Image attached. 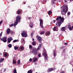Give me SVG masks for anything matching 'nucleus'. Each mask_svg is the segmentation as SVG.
Masks as SVG:
<instances>
[{"label": "nucleus", "instance_id": "obj_1", "mask_svg": "<svg viewBox=\"0 0 73 73\" xmlns=\"http://www.w3.org/2000/svg\"><path fill=\"white\" fill-rule=\"evenodd\" d=\"M56 25H57L59 27H60L61 26V22L63 23L64 20V18H61V17L60 16L59 17H57L56 19Z\"/></svg>", "mask_w": 73, "mask_h": 73}, {"label": "nucleus", "instance_id": "obj_2", "mask_svg": "<svg viewBox=\"0 0 73 73\" xmlns=\"http://www.w3.org/2000/svg\"><path fill=\"white\" fill-rule=\"evenodd\" d=\"M21 20V17L19 15H17L16 17V20L15 21V23L14 24V27H16V26L17 24L19 22H20V20Z\"/></svg>", "mask_w": 73, "mask_h": 73}, {"label": "nucleus", "instance_id": "obj_3", "mask_svg": "<svg viewBox=\"0 0 73 73\" xmlns=\"http://www.w3.org/2000/svg\"><path fill=\"white\" fill-rule=\"evenodd\" d=\"M21 35L22 37H27L28 36L27 33L25 31H23L21 33Z\"/></svg>", "mask_w": 73, "mask_h": 73}, {"label": "nucleus", "instance_id": "obj_4", "mask_svg": "<svg viewBox=\"0 0 73 73\" xmlns=\"http://www.w3.org/2000/svg\"><path fill=\"white\" fill-rule=\"evenodd\" d=\"M32 53L34 55H37V49L36 48H34L32 50Z\"/></svg>", "mask_w": 73, "mask_h": 73}, {"label": "nucleus", "instance_id": "obj_5", "mask_svg": "<svg viewBox=\"0 0 73 73\" xmlns=\"http://www.w3.org/2000/svg\"><path fill=\"white\" fill-rule=\"evenodd\" d=\"M43 55H44V58L45 60H47L48 55L46 53V51H45V52H44L43 53Z\"/></svg>", "mask_w": 73, "mask_h": 73}, {"label": "nucleus", "instance_id": "obj_6", "mask_svg": "<svg viewBox=\"0 0 73 73\" xmlns=\"http://www.w3.org/2000/svg\"><path fill=\"white\" fill-rule=\"evenodd\" d=\"M63 10L66 11V12H68V7L66 6H64Z\"/></svg>", "mask_w": 73, "mask_h": 73}, {"label": "nucleus", "instance_id": "obj_7", "mask_svg": "<svg viewBox=\"0 0 73 73\" xmlns=\"http://www.w3.org/2000/svg\"><path fill=\"white\" fill-rule=\"evenodd\" d=\"M1 41H3L4 42H6L7 41V37H3V38H1Z\"/></svg>", "mask_w": 73, "mask_h": 73}, {"label": "nucleus", "instance_id": "obj_8", "mask_svg": "<svg viewBox=\"0 0 73 73\" xmlns=\"http://www.w3.org/2000/svg\"><path fill=\"white\" fill-rule=\"evenodd\" d=\"M67 12H66V11H64L62 10L61 11V14L62 15H66V13H67Z\"/></svg>", "mask_w": 73, "mask_h": 73}, {"label": "nucleus", "instance_id": "obj_9", "mask_svg": "<svg viewBox=\"0 0 73 73\" xmlns=\"http://www.w3.org/2000/svg\"><path fill=\"white\" fill-rule=\"evenodd\" d=\"M36 38L38 40V41H39V42L41 43V41H42V40H41V38L40 37H36Z\"/></svg>", "mask_w": 73, "mask_h": 73}, {"label": "nucleus", "instance_id": "obj_10", "mask_svg": "<svg viewBox=\"0 0 73 73\" xmlns=\"http://www.w3.org/2000/svg\"><path fill=\"white\" fill-rule=\"evenodd\" d=\"M12 40V38L11 37H9V38L7 39V42L8 43H10L11 42V41Z\"/></svg>", "mask_w": 73, "mask_h": 73}, {"label": "nucleus", "instance_id": "obj_11", "mask_svg": "<svg viewBox=\"0 0 73 73\" xmlns=\"http://www.w3.org/2000/svg\"><path fill=\"white\" fill-rule=\"evenodd\" d=\"M55 69H54V68H49L48 69V72H50L52 71V70H54Z\"/></svg>", "mask_w": 73, "mask_h": 73}, {"label": "nucleus", "instance_id": "obj_12", "mask_svg": "<svg viewBox=\"0 0 73 73\" xmlns=\"http://www.w3.org/2000/svg\"><path fill=\"white\" fill-rule=\"evenodd\" d=\"M29 26L30 28H32L33 26V23L31 22L29 24Z\"/></svg>", "mask_w": 73, "mask_h": 73}, {"label": "nucleus", "instance_id": "obj_13", "mask_svg": "<svg viewBox=\"0 0 73 73\" xmlns=\"http://www.w3.org/2000/svg\"><path fill=\"white\" fill-rule=\"evenodd\" d=\"M11 32V29H10L8 28L7 29V34H9Z\"/></svg>", "mask_w": 73, "mask_h": 73}, {"label": "nucleus", "instance_id": "obj_14", "mask_svg": "<svg viewBox=\"0 0 73 73\" xmlns=\"http://www.w3.org/2000/svg\"><path fill=\"white\" fill-rule=\"evenodd\" d=\"M61 30L62 31H65L66 30V27H62Z\"/></svg>", "mask_w": 73, "mask_h": 73}, {"label": "nucleus", "instance_id": "obj_15", "mask_svg": "<svg viewBox=\"0 0 73 73\" xmlns=\"http://www.w3.org/2000/svg\"><path fill=\"white\" fill-rule=\"evenodd\" d=\"M22 12V10H19V11H17V14H20V13Z\"/></svg>", "mask_w": 73, "mask_h": 73}, {"label": "nucleus", "instance_id": "obj_16", "mask_svg": "<svg viewBox=\"0 0 73 73\" xmlns=\"http://www.w3.org/2000/svg\"><path fill=\"white\" fill-rule=\"evenodd\" d=\"M33 72L32 70H29L28 71L27 73H32Z\"/></svg>", "mask_w": 73, "mask_h": 73}, {"label": "nucleus", "instance_id": "obj_17", "mask_svg": "<svg viewBox=\"0 0 73 73\" xmlns=\"http://www.w3.org/2000/svg\"><path fill=\"white\" fill-rule=\"evenodd\" d=\"M14 48L15 50H16L18 49V48H19V47H17V46H15Z\"/></svg>", "mask_w": 73, "mask_h": 73}, {"label": "nucleus", "instance_id": "obj_18", "mask_svg": "<svg viewBox=\"0 0 73 73\" xmlns=\"http://www.w3.org/2000/svg\"><path fill=\"white\" fill-rule=\"evenodd\" d=\"M39 21H40V24H43V23H42V21H43L42 19H40Z\"/></svg>", "mask_w": 73, "mask_h": 73}, {"label": "nucleus", "instance_id": "obj_19", "mask_svg": "<svg viewBox=\"0 0 73 73\" xmlns=\"http://www.w3.org/2000/svg\"><path fill=\"white\" fill-rule=\"evenodd\" d=\"M13 73H17V71H16V69L15 68L14 69L13 71Z\"/></svg>", "mask_w": 73, "mask_h": 73}, {"label": "nucleus", "instance_id": "obj_20", "mask_svg": "<svg viewBox=\"0 0 73 73\" xmlns=\"http://www.w3.org/2000/svg\"><path fill=\"white\" fill-rule=\"evenodd\" d=\"M4 61V58L0 59V63H1V62Z\"/></svg>", "mask_w": 73, "mask_h": 73}, {"label": "nucleus", "instance_id": "obj_21", "mask_svg": "<svg viewBox=\"0 0 73 73\" xmlns=\"http://www.w3.org/2000/svg\"><path fill=\"white\" fill-rule=\"evenodd\" d=\"M40 25L42 28H44V27H43V23L40 24Z\"/></svg>", "mask_w": 73, "mask_h": 73}, {"label": "nucleus", "instance_id": "obj_22", "mask_svg": "<svg viewBox=\"0 0 73 73\" xmlns=\"http://www.w3.org/2000/svg\"><path fill=\"white\" fill-rule=\"evenodd\" d=\"M36 43L35 42H33L32 43V44L33 45H34V46H35V45H36Z\"/></svg>", "mask_w": 73, "mask_h": 73}, {"label": "nucleus", "instance_id": "obj_23", "mask_svg": "<svg viewBox=\"0 0 73 73\" xmlns=\"http://www.w3.org/2000/svg\"><path fill=\"white\" fill-rule=\"evenodd\" d=\"M19 40H15L13 41V42H19Z\"/></svg>", "mask_w": 73, "mask_h": 73}, {"label": "nucleus", "instance_id": "obj_24", "mask_svg": "<svg viewBox=\"0 0 73 73\" xmlns=\"http://www.w3.org/2000/svg\"><path fill=\"white\" fill-rule=\"evenodd\" d=\"M8 46L9 48H11L12 47V45L11 44H9L8 45Z\"/></svg>", "mask_w": 73, "mask_h": 73}, {"label": "nucleus", "instance_id": "obj_25", "mask_svg": "<svg viewBox=\"0 0 73 73\" xmlns=\"http://www.w3.org/2000/svg\"><path fill=\"white\" fill-rule=\"evenodd\" d=\"M52 13V11H49L48 12V15H50V14H51V13Z\"/></svg>", "mask_w": 73, "mask_h": 73}, {"label": "nucleus", "instance_id": "obj_26", "mask_svg": "<svg viewBox=\"0 0 73 73\" xmlns=\"http://www.w3.org/2000/svg\"><path fill=\"white\" fill-rule=\"evenodd\" d=\"M65 48V46H61L60 47V49H63V48Z\"/></svg>", "mask_w": 73, "mask_h": 73}, {"label": "nucleus", "instance_id": "obj_27", "mask_svg": "<svg viewBox=\"0 0 73 73\" xmlns=\"http://www.w3.org/2000/svg\"><path fill=\"white\" fill-rule=\"evenodd\" d=\"M44 31H42L40 33V35H43V34H44Z\"/></svg>", "mask_w": 73, "mask_h": 73}, {"label": "nucleus", "instance_id": "obj_28", "mask_svg": "<svg viewBox=\"0 0 73 73\" xmlns=\"http://www.w3.org/2000/svg\"><path fill=\"white\" fill-rule=\"evenodd\" d=\"M39 47H40V48H41L42 47V44H39Z\"/></svg>", "mask_w": 73, "mask_h": 73}, {"label": "nucleus", "instance_id": "obj_29", "mask_svg": "<svg viewBox=\"0 0 73 73\" xmlns=\"http://www.w3.org/2000/svg\"><path fill=\"white\" fill-rule=\"evenodd\" d=\"M50 32H47L46 33V35H49V34H50Z\"/></svg>", "mask_w": 73, "mask_h": 73}, {"label": "nucleus", "instance_id": "obj_30", "mask_svg": "<svg viewBox=\"0 0 73 73\" xmlns=\"http://www.w3.org/2000/svg\"><path fill=\"white\" fill-rule=\"evenodd\" d=\"M37 58H34L33 61L34 62H36L37 61Z\"/></svg>", "mask_w": 73, "mask_h": 73}, {"label": "nucleus", "instance_id": "obj_31", "mask_svg": "<svg viewBox=\"0 0 73 73\" xmlns=\"http://www.w3.org/2000/svg\"><path fill=\"white\" fill-rule=\"evenodd\" d=\"M18 64H20V60H18Z\"/></svg>", "mask_w": 73, "mask_h": 73}, {"label": "nucleus", "instance_id": "obj_32", "mask_svg": "<svg viewBox=\"0 0 73 73\" xmlns=\"http://www.w3.org/2000/svg\"><path fill=\"white\" fill-rule=\"evenodd\" d=\"M53 30L54 31H56V28L54 27L53 29Z\"/></svg>", "mask_w": 73, "mask_h": 73}, {"label": "nucleus", "instance_id": "obj_33", "mask_svg": "<svg viewBox=\"0 0 73 73\" xmlns=\"http://www.w3.org/2000/svg\"><path fill=\"white\" fill-rule=\"evenodd\" d=\"M13 64H16V61H14V59L13 60Z\"/></svg>", "mask_w": 73, "mask_h": 73}, {"label": "nucleus", "instance_id": "obj_34", "mask_svg": "<svg viewBox=\"0 0 73 73\" xmlns=\"http://www.w3.org/2000/svg\"><path fill=\"white\" fill-rule=\"evenodd\" d=\"M41 48L40 47L38 46V48H37V50H40V48Z\"/></svg>", "mask_w": 73, "mask_h": 73}, {"label": "nucleus", "instance_id": "obj_35", "mask_svg": "<svg viewBox=\"0 0 73 73\" xmlns=\"http://www.w3.org/2000/svg\"><path fill=\"white\" fill-rule=\"evenodd\" d=\"M4 55L5 57H7V53H5L4 54Z\"/></svg>", "mask_w": 73, "mask_h": 73}, {"label": "nucleus", "instance_id": "obj_36", "mask_svg": "<svg viewBox=\"0 0 73 73\" xmlns=\"http://www.w3.org/2000/svg\"><path fill=\"white\" fill-rule=\"evenodd\" d=\"M67 15H70V12H68L67 13Z\"/></svg>", "mask_w": 73, "mask_h": 73}, {"label": "nucleus", "instance_id": "obj_37", "mask_svg": "<svg viewBox=\"0 0 73 73\" xmlns=\"http://www.w3.org/2000/svg\"><path fill=\"white\" fill-rule=\"evenodd\" d=\"M29 48H32V45H30L29 46Z\"/></svg>", "mask_w": 73, "mask_h": 73}, {"label": "nucleus", "instance_id": "obj_38", "mask_svg": "<svg viewBox=\"0 0 73 73\" xmlns=\"http://www.w3.org/2000/svg\"><path fill=\"white\" fill-rule=\"evenodd\" d=\"M3 22V20H2L0 22V25H1V24H2V23Z\"/></svg>", "mask_w": 73, "mask_h": 73}, {"label": "nucleus", "instance_id": "obj_39", "mask_svg": "<svg viewBox=\"0 0 73 73\" xmlns=\"http://www.w3.org/2000/svg\"><path fill=\"white\" fill-rule=\"evenodd\" d=\"M2 34H3V32H2L0 34V37L2 36Z\"/></svg>", "mask_w": 73, "mask_h": 73}, {"label": "nucleus", "instance_id": "obj_40", "mask_svg": "<svg viewBox=\"0 0 73 73\" xmlns=\"http://www.w3.org/2000/svg\"><path fill=\"white\" fill-rule=\"evenodd\" d=\"M53 54H54V56H56V52H54Z\"/></svg>", "mask_w": 73, "mask_h": 73}, {"label": "nucleus", "instance_id": "obj_41", "mask_svg": "<svg viewBox=\"0 0 73 73\" xmlns=\"http://www.w3.org/2000/svg\"><path fill=\"white\" fill-rule=\"evenodd\" d=\"M11 35H13V31H11Z\"/></svg>", "mask_w": 73, "mask_h": 73}, {"label": "nucleus", "instance_id": "obj_42", "mask_svg": "<svg viewBox=\"0 0 73 73\" xmlns=\"http://www.w3.org/2000/svg\"><path fill=\"white\" fill-rule=\"evenodd\" d=\"M32 59L31 58H30V59H29V61L30 62H32Z\"/></svg>", "mask_w": 73, "mask_h": 73}, {"label": "nucleus", "instance_id": "obj_43", "mask_svg": "<svg viewBox=\"0 0 73 73\" xmlns=\"http://www.w3.org/2000/svg\"><path fill=\"white\" fill-rule=\"evenodd\" d=\"M21 50H23V49H24V47L23 46H22L21 47Z\"/></svg>", "mask_w": 73, "mask_h": 73}, {"label": "nucleus", "instance_id": "obj_44", "mask_svg": "<svg viewBox=\"0 0 73 73\" xmlns=\"http://www.w3.org/2000/svg\"><path fill=\"white\" fill-rule=\"evenodd\" d=\"M13 25H14V24H13V23H12V24L10 25V27H12Z\"/></svg>", "mask_w": 73, "mask_h": 73}, {"label": "nucleus", "instance_id": "obj_45", "mask_svg": "<svg viewBox=\"0 0 73 73\" xmlns=\"http://www.w3.org/2000/svg\"><path fill=\"white\" fill-rule=\"evenodd\" d=\"M33 33H32L31 34V37H32V36H33Z\"/></svg>", "mask_w": 73, "mask_h": 73}, {"label": "nucleus", "instance_id": "obj_46", "mask_svg": "<svg viewBox=\"0 0 73 73\" xmlns=\"http://www.w3.org/2000/svg\"><path fill=\"white\" fill-rule=\"evenodd\" d=\"M68 45V43H64V45Z\"/></svg>", "mask_w": 73, "mask_h": 73}, {"label": "nucleus", "instance_id": "obj_47", "mask_svg": "<svg viewBox=\"0 0 73 73\" xmlns=\"http://www.w3.org/2000/svg\"><path fill=\"white\" fill-rule=\"evenodd\" d=\"M70 30H72V27H70L69 28H68Z\"/></svg>", "mask_w": 73, "mask_h": 73}, {"label": "nucleus", "instance_id": "obj_48", "mask_svg": "<svg viewBox=\"0 0 73 73\" xmlns=\"http://www.w3.org/2000/svg\"><path fill=\"white\" fill-rule=\"evenodd\" d=\"M44 2V1H43L42 2V4H45V3H45Z\"/></svg>", "mask_w": 73, "mask_h": 73}, {"label": "nucleus", "instance_id": "obj_49", "mask_svg": "<svg viewBox=\"0 0 73 73\" xmlns=\"http://www.w3.org/2000/svg\"><path fill=\"white\" fill-rule=\"evenodd\" d=\"M65 72H64V71H61L60 72V73H64Z\"/></svg>", "mask_w": 73, "mask_h": 73}, {"label": "nucleus", "instance_id": "obj_50", "mask_svg": "<svg viewBox=\"0 0 73 73\" xmlns=\"http://www.w3.org/2000/svg\"><path fill=\"white\" fill-rule=\"evenodd\" d=\"M38 57H40L41 56V54H38Z\"/></svg>", "mask_w": 73, "mask_h": 73}, {"label": "nucleus", "instance_id": "obj_51", "mask_svg": "<svg viewBox=\"0 0 73 73\" xmlns=\"http://www.w3.org/2000/svg\"><path fill=\"white\" fill-rule=\"evenodd\" d=\"M70 27V25H68V28L69 29V28Z\"/></svg>", "mask_w": 73, "mask_h": 73}, {"label": "nucleus", "instance_id": "obj_52", "mask_svg": "<svg viewBox=\"0 0 73 73\" xmlns=\"http://www.w3.org/2000/svg\"><path fill=\"white\" fill-rule=\"evenodd\" d=\"M31 18H31V17H30V18H29V20H31Z\"/></svg>", "mask_w": 73, "mask_h": 73}, {"label": "nucleus", "instance_id": "obj_53", "mask_svg": "<svg viewBox=\"0 0 73 73\" xmlns=\"http://www.w3.org/2000/svg\"><path fill=\"white\" fill-rule=\"evenodd\" d=\"M26 4V2H24L23 3V4Z\"/></svg>", "mask_w": 73, "mask_h": 73}, {"label": "nucleus", "instance_id": "obj_54", "mask_svg": "<svg viewBox=\"0 0 73 73\" xmlns=\"http://www.w3.org/2000/svg\"><path fill=\"white\" fill-rule=\"evenodd\" d=\"M7 69H4V72H5V70H6Z\"/></svg>", "mask_w": 73, "mask_h": 73}, {"label": "nucleus", "instance_id": "obj_55", "mask_svg": "<svg viewBox=\"0 0 73 73\" xmlns=\"http://www.w3.org/2000/svg\"><path fill=\"white\" fill-rule=\"evenodd\" d=\"M55 22H56V21H55V20H54L53 23H55Z\"/></svg>", "mask_w": 73, "mask_h": 73}, {"label": "nucleus", "instance_id": "obj_56", "mask_svg": "<svg viewBox=\"0 0 73 73\" xmlns=\"http://www.w3.org/2000/svg\"><path fill=\"white\" fill-rule=\"evenodd\" d=\"M15 0H12L11 1L12 2H13V1H15Z\"/></svg>", "mask_w": 73, "mask_h": 73}, {"label": "nucleus", "instance_id": "obj_57", "mask_svg": "<svg viewBox=\"0 0 73 73\" xmlns=\"http://www.w3.org/2000/svg\"><path fill=\"white\" fill-rule=\"evenodd\" d=\"M23 42H24V39H23Z\"/></svg>", "mask_w": 73, "mask_h": 73}, {"label": "nucleus", "instance_id": "obj_58", "mask_svg": "<svg viewBox=\"0 0 73 73\" xmlns=\"http://www.w3.org/2000/svg\"><path fill=\"white\" fill-rule=\"evenodd\" d=\"M35 65H37V63H35Z\"/></svg>", "mask_w": 73, "mask_h": 73}, {"label": "nucleus", "instance_id": "obj_59", "mask_svg": "<svg viewBox=\"0 0 73 73\" xmlns=\"http://www.w3.org/2000/svg\"><path fill=\"white\" fill-rule=\"evenodd\" d=\"M67 2H68V1H65V3H67Z\"/></svg>", "mask_w": 73, "mask_h": 73}, {"label": "nucleus", "instance_id": "obj_60", "mask_svg": "<svg viewBox=\"0 0 73 73\" xmlns=\"http://www.w3.org/2000/svg\"><path fill=\"white\" fill-rule=\"evenodd\" d=\"M33 41H35V39H33Z\"/></svg>", "mask_w": 73, "mask_h": 73}, {"label": "nucleus", "instance_id": "obj_61", "mask_svg": "<svg viewBox=\"0 0 73 73\" xmlns=\"http://www.w3.org/2000/svg\"><path fill=\"white\" fill-rule=\"evenodd\" d=\"M28 7L29 8H30V6H28Z\"/></svg>", "mask_w": 73, "mask_h": 73}, {"label": "nucleus", "instance_id": "obj_62", "mask_svg": "<svg viewBox=\"0 0 73 73\" xmlns=\"http://www.w3.org/2000/svg\"><path fill=\"white\" fill-rule=\"evenodd\" d=\"M72 29H73V26H72Z\"/></svg>", "mask_w": 73, "mask_h": 73}, {"label": "nucleus", "instance_id": "obj_63", "mask_svg": "<svg viewBox=\"0 0 73 73\" xmlns=\"http://www.w3.org/2000/svg\"><path fill=\"white\" fill-rule=\"evenodd\" d=\"M0 55H2V54L0 53Z\"/></svg>", "mask_w": 73, "mask_h": 73}, {"label": "nucleus", "instance_id": "obj_64", "mask_svg": "<svg viewBox=\"0 0 73 73\" xmlns=\"http://www.w3.org/2000/svg\"><path fill=\"white\" fill-rule=\"evenodd\" d=\"M36 37H40V36H38H38H36Z\"/></svg>", "mask_w": 73, "mask_h": 73}]
</instances>
